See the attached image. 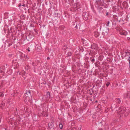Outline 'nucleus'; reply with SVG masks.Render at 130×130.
Returning a JSON list of instances; mask_svg holds the SVG:
<instances>
[{
	"instance_id": "1",
	"label": "nucleus",
	"mask_w": 130,
	"mask_h": 130,
	"mask_svg": "<svg viewBox=\"0 0 130 130\" xmlns=\"http://www.w3.org/2000/svg\"><path fill=\"white\" fill-rule=\"evenodd\" d=\"M130 112V108L128 107L125 108H124L123 110H122V114L123 113H124L125 116H127Z\"/></svg>"
},
{
	"instance_id": "2",
	"label": "nucleus",
	"mask_w": 130,
	"mask_h": 130,
	"mask_svg": "<svg viewBox=\"0 0 130 130\" xmlns=\"http://www.w3.org/2000/svg\"><path fill=\"white\" fill-rule=\"evenodd\" d=\"M30 95V90H28V92H26L25 94V96H26V100H27L28 101L31 100L30 99H29V97L27 96V95Z\"/></svg>"
},
{
	"instance_id": "3",
	"label": "nucleus",
	"mask_w": 130,
	"mask_h": 130,
	"mask_svg": "<svg viewBox=\"0 0 130 130\" xmlns=\"http://www.w3.org/2000/svg\"><path fill=\"white\" fill-rule=\"evenodd\" d=\"M54 124L52 122H50L48 124V127L50 128H51L53 126Z\"/></svg>"
},
{
	"instance_id": "4",
	"label": "nucleus",
	"mask_w": 130,
	"mask_h": 130,
	"mask_svg": "<svg viewBox=\"0 0 130 130\" xmlns=\"http://www.w3.org/2000/svg\"><path fill=\"white\" fill-rule=\"evenodd\" d=\"M4 69L5 67H2L0 68V72L1 73H2L3 72H4Z\"/></svg>"
},
{
	"instance_id": "5",
	"label": "nucleus",
	"mask_w": 130,
	"mask_h": 130,
	"mask_svg": "<svg viewBox=\"0 0 130 130\" xmlns=\"http://www.w3.org/2000/svg\"><path fill=\"white\" fill-rule=\"evenodd\" d=\"M108 31V29L106 28L104 30L103 32V33H104L105 34H107V32Z\"/></svg>"
},
{
	"instance_id": "6",
	"label": "nucleus",
	"mask_w": 130,
	"mask_h": 130,
	"mask_svg": "<svg viewBox=\"0 0 130 130\" xmlns=\"http://www.w3.org/2000/svg\"><path fill=\"white\" fill-rule=\"evenodd\" d=\"M19 74H20L21 75H22L23 76H24V75L25 74V72L23 71H22L20 73V72H19Z\"/></svg>"
},
{
	"instance_id": "7",
	"label": "nucleus",
	"mask_w": 130,
	"mask_h": 130,
	"mask_svg": "<svg viewBox=\"0 0 130 130\" xmlns=\"http://www.w3.org/2000/svg\"><path fill=\"white\" fill-rule=\"evenodd\" d=\"M94 34L95 36L96 37H97L99 36V33H98L97 31H95L94 32Z\"/></svg>"
},
{
	"instance_id": "8",
	"label": "nucleus",
	"mask_w": 130,
	"mask_h": 130,
	"mask_svg": "<svg viewBox=\"0 0 130 130\" xmlns=\"http://www.w3.org/2000/svg\"><path fill=\"white\" fill-rule=\"evenodd\" d=\"M127 33L126 31L122 30V35H126Z\"/></svg>"
},
{
	"instance_id": "9",
	"label": "nucleus",
	"mask_w": 130,
	"mask_h": 130,
	"mask_svg": "<svg viewBox=\"0 0 130 130\" xmlns=\"http://www.w3.org/2000/svg\"><path fill=\"white\" fill-rule=\"evenodd\" d=\"M127 98H130V92L127 93Z\"/></svg>"
},
{
	"instance_id": "10",
	"label": "nucleus",
	"mask_w": 130,
	"mask_h": 130,
	"mask_svg": "<svg viewBox=\"0 0 130 130\" xmlns=\"http://www.w3.org/2000/svg\"><path fill=\"white\" fill-rule=\"evenodd\" d=\"M59 127L61 129L63 127V125L61 124H60L59 125Z\"/></svg>"
},
{
	"instance_id": "11",
	"label": "nucleus",
	"mask_w": 130,
	"mask_h": 130,
	"mask_svg": "<svg viewBox=\"0 0 130 130\" xmlns=\"http://www.w3.org/2000/svg\"><path fill=\"white\" fill-rule=\"evenodd\" d=\"M4 96V94L2 92L0 93V96L1 97H3Z\"/></svg>"
},
{
	"instance_id": "12",
	"label": "nucleus",
	"mask_w": 130,
	"mask_h": 130,
	"mask_svg": "<svg viewBox=\"0 0 130 130\" xmlns=\"http://www.w3.org/2000/svg\"><path fill=\"white\" fill-rule=\"evenodd\" d=\"M107 23V26H109V21H107L106 22Z\"/></svg>"
},
{
	"instance_id": "13",
	"label": "nucleus",
	"mask_w": 130,
	"mask_h": 130,
	"mask_svg": "<svg viewBox=\"0 0 130 130\" xmlns=\"http://www.w3.org/2000/svg\"><path fill=\"white\" fill-rule=\"evenodd\" d=\"M24 56H25V55L23 54L22 55H21V58L23 59V58L24 57Z\"/></svg>"
},
{
	"instance_id": "14",
	"label": "nucleus",
	"mask_w": 130,
	"mask_h": 130,
	"mask_svg": "<svg viewBox=\"0 0 130 130\" xmlns=\"http://www.w3.org/2000/svg\"><path fill=\"white\" fill-rule=\"evenodd\" d=\"M110 83L109 82H108L107 83L106 85L107 87H108Z\"/></svg>"
},
{
	"instance_id": "15",
	"label": "nucleus",
	"mask_w": 130,
	"mask_h": 130,
	"mask_svg": "<svg viewBox=\"0 0 130 130\" xmlns=\"http://www.w3.org/2000/svg\"><path fill=\"white\" fill-rule=\"evenodd\" d=\"M81 128H82L80 126L78 128L77 130H81Z\"/></svg>"
},
{
	"instance_id": "16",
	"label": "nucleus",
	"mask_w": 130,
	"mask_h": 130,
	"mask_svg": "<svg viewBox=\"0 0 130 130\" xmlns=\"http://www.w3.org/2000/svg\"><path fill=\"white\" fill-rule=\"evenodd\" d=\"M72 130H76V129L74 127L72 129Z\"/></svg>"
},
{
	"instance_id": "17",
	"label": "nucleus",
	"mask_w": 130,
	"mask_h": 130,
	"mask_svg": "<svg viewBox=\"0 0 130 130\" xmlns=\"http://www.w3.org/2000/svg\"><path fill=\"white\" fill-rule=\"evenodd\" d=\"M30 48H28V51H29V52L30 51Z\"/></svg>"
},
{
	"instance_id": "18",
	"label": "nucleus",
	"mask_w": 130,
	"mask_h": 130,
	"mask_svg": "<svg viewBox=\"0 0 130 130\" xmlns=\"http://www.w3.org/2000/svg\"><path fill=\"white\" fill-rule=\"evenodd\" d=\"M127 39L128 40L130 39V37H127Z\"/></svg>"
},
{
	"instance_id": "19",
	"label": "nucleus",
	"mask_w": 130,
	"mask_h": 130,
	"mask_svg": "<svg viewBox=\"0 0 130 130\" xmlns=\"http://www.w3.org/2000/svg\"><path fill=\"white\" fill-rule=\"evenodd\" d=\"M94 59H92L91 60L92 62H93L94 61Z\"/></svg>"
},
{
	"instance_id": "20",
	"label": "nucleus",
	"mask_w": 130,
	"mask_h": 130,
	"mask_svg": "<svg viewBox=\"0 0 130 130\" xmlns=\"http://www.w3.org/2000/svg\"><path fill=\"white\" fill-rule=\"evenodd\" d=\"M47 59L48 60V59H50V58H49V57H47Z\"/></svg>"
},
{
	"instance_id": "21",
	"label": "nucleus",
	"mask_w": 130,
	"mask_h": 130,
	"mask_svg": "<svg viewBox=\"0 0 130 130\" xmlns=\"http://www.w3.org/2000/svg\"><path fill=\"white\" fill-rule=\"evenodd\" d=\"M129 62V64H130V60H127Z\"/></svg>"
},
{
	"instance_id": "22",
	"label": "nucleus",
	"mask_w": 130,
	"mask_h": 130,
	"mask_svg": "<svg viewBox=\"0 0 130 130\" xmlns=\"http://www.w3.org/2000/svg\"><path fill=\"white\" fill-rule=\"evenodd\" d=\"M24 101H25V102H26L27 101V100H24Z\"/></svg>"
},
{
	"instance_id": "23",
	"label": "nucleus",
	"mask_w": 130,
	"mask_h": 130,
	"mask_svg": "<svg viewBox=\"0 0 130 130\" xmlns=\"http://www.w3.org/2000/svg\"><path fill=\"white\" fill-rule=\"evenodd\" d=\"M22 6H25V5H22Z\"/></svg>"
},
{
	"instance_id": "24",
	"label": "nucleus",
	"mask_w": 130,
	"mask_h": 130,
	"mask_svg": "<svg viewBox=\"0 0 130 130\" xmlns=\"http://www.w3.org/2000/svg\"><path fill=\"white\" fill-rule=\"evenodd\" d=\"M124 3H122V5H124Z\"/></svg>"
},
{
	"instance_id": "25",
	"label": "nucleus",
	"mask_w": 130,
	"mask_h": 130,
	"mask_svg": "<svg viewBox=\"0 0 130 130\" xmlns=\"http://www.w3.org/2000/svg\"><path fill=\"white\" fill-rule=\"evenodd\" d=\"M129 3L130 4V0H129Z\"/></svg>"
}]
</instances>
